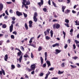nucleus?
<instances>
[{
  "label": "nucleus",
  "mask_w": 79,
  "mask_h": 79,
  "mask_svg": "<svg viewBox=\"0 0 79 79\" xmlns=\"http://www.w3.org/2000/svg\"><path fill=\"white\" fill-rule=\"evenodd\" d=\"M72 13L74 14H75V13H76V12L74 10H72Z\"/></svg>",
  "instance_id": "680f3d73"
},
{
  "label": "nucleus",
  "mask_w": 79,
  "mask_h": 79,
  "mask_svg": "<svg viewBox=\"0 0 79 79\" xmlns=\"http://www.w3.org/2000/svg\"><path fill=\"white\" fill-rule=\"evenodd\" d=\"M31 58H34V55H33V54H32V52L31 53Z\"/></svg>",
  "instance_id": "58836bf2"
},
{
  "label": "nucleus",
  "mask_w": 79,
  "mask_h": 79,
  "mask_svg": "<svg viewBox=\"0 0 79 79\" xmlns=\"http://www.w3.org/2000/svg\"><path fill=\"white\" fill-rule=\"evenodd\" d=\"M11 66L12 69H14V68H15V65H12Z\"/></svg>",
  "instance_id": "8fccbe9b"
},
{
  "label": "nucleus",
  "mask_w": 79,
  "mask_h": 79,
  "mask_svg": "<svg viewBox=\"0 0 79 79\" xmlns=\"http://www.w3.org/2000/svg\"><path fill=\"white\" fill-rule=\"evenodd\" d=\"M52 4H53V6H55V7H56V4H55V3L54 2H52Z\"/></svg>",
  "instance_id": "09e8293b"
},
{
  "label": "nucleus",
  "mask_w": 79,
  "mask_h": 79,
  "mask_svg": "<svg viewBox=\"0 0 79 79\" xmlns=\"http://www.w3.org/2000/svg\"><path fill=\"white\" fill-rule=\"evenodd\" d=\"M34 43V44H32L31 46L32 47H34V48H35L36 47V46H35V44H36V43L34 41L33 42Z\"/></svg>",
  "instance_id": "f3484780"
},
{
  "label": "nucleus",
  "mask_w": 79,
  "mask_h": 79,
  "mask_svg": "<svg viewBox=\"0 0 79 79\" xmlns=\"http://www.w3.org/2000/svg\"><path fill=\"white\" fill-rule=\"evenodd\" d=\"M55 52H56L55 54H56L57 55L58 54V53H60V52H61V51L60 50H59L58 49H56L55 50Z\"/></svg>",
  "instance_id": "1a4fd4ad"
},
{
  "label": "nucleus",
  "mask_w": 79,
  "mask_h": 79,
  "mask_svg": "<svg viewBox=\"0 0 79 79\" xmlns=\"http://www.w3.org/2000/svg\"><path fill=\"white\" fill-rule=\"evenodd\" d=\"M43 11H45V12H46V11H47V9H46V8H44L43 9Z\"/></svg>",
  "instance_id": "4d7b16f0"
},
{
  "label": "nucleus",
  "mask_w": 79,
  "mask_h": 79,
  "mask_svg": "<svg viewBox=\"0 0 79 79\" xmlns=\"http://www.w3.org/2000/svg\"><path fill=\"white\" fill-rule=\"evenodd\" d=\"M37 16V13L36 12H35L34 13V15L33 17H36Z\"/></svg>",
  "instance_id": "c85d7f7f"
},
{
  "label": "nucleus",
  "mask_w": 79,
  "mask_h": 79,
  "mask_svg": "<svg viewBox=\"0 0 79 79\" xmlns=\"http://www.w3.org/2000/svg\"><path fill=\"white\" fill-rule=\"evenodd\" d=\"M54 68H51L49 69V70H50V71H52V70H53L54 69Z\"/></svg>",
  "instance_id": "a19ab883"
},
{
  "label": "nucleus",
  "mask_w": 79,
  "mask_h": 79,
  "mask_svg": "<svg viewBox=\"0 0 79 79\" xmlns=\"http://www.w3.org/2000/svg\"><path fill=\"white\" fill-rule=\"evenodd\" d=\"M11 3H12V2H6L7 4H11Z\"/></svg>",
  "instance_id": "5fc2aeb1"
},
{
  "label": "nucleus",
  "mask_w": 79,
  "mask_h": 79,
  "mask_svg": "<svg viewBox=\"0 0 79 79\" xmlns=\"http://www.w3.org/2000/svg\"><path fill=\"white\" fill-rule=\"evenodd\" d=\"M30 68L32 71L35 70V64H31L30 66Z\"/></svg>",
  "instance_id": "f03ea898"
},
{
  "label": "nucleus",
  "mask_w": 79,
  "mask_h": 79,
  "mask_svg": "<svg viewBox=\"0 0 79 79\" xmlns=\"http://www.w3.org/2000/svg\"><path fill=\"white\" fill-rule=\"evenodd\" d=\"M5 13L7 15H9V14H8V11H7V10H6L5 11Z\"/></svg>",
  "instance_id": "c03bdc74"
},
{
  "label": "nucleus",
  "mask_w": 79,
  "mask_h": 79,
  "mask_svg": "<svg viewBox=\"0 0 79 79\" xmlns=\"http://www.w3.org/2000/svg\"><path fill=\"white\" fill-rule=\"evenodd\" d=\"M40 60H41V64H43V63L44 62V59H43L42 57H40Z\"/></svg>",
  "instance_id": "a211bd4d"
},
{
  "label": "nucleus",
  "mask_w": 79,
  "mask_h": 79,
  "mask_svg": "<svg viewBox=\"0 0 79 79\" xmlns=\"http://www.w3.org/2000/svg\"><path fill=\"white\" fill-rule=\"evenodd\" d=\"M32 40H30L29 41V43L30 44H31V43H32Z\"/></svg>",
  "instance_id": "774afa93"
},
{
  "label": "nucleus",
  "mask_w": 79,
  "mask_h": 79,
  "mask_svg": "<svg viewBox=\"0 0 79 79\" xmlns=\"http://www.w3.org/2000/svg\"><path fill=\"white\" fill-rule=\"evenodd\" d=\"M46 62L48 65V67H49L50 66H51V64H50V62L48 60H46Z\"/></svg>",
  "instance_id": "ddd939ff"
},
{
  "label": "nucleus",
  "mask_w": 79,
  "mask_h": 79,
  "mask_svg": "<svg viewBox=\"0 0 79 79\" xmlns=\"http://www.w3.org/2000/svg\"><path fill=\"white\" fill-rule=\"evenodd\" d=\"M63 34L64 35V38L65 39V37H66V33H65V32H64V31H63Z\"/></svg>",
  "instance_id": "393cba45"
},
{
  "label": "nucleus",
  "mask_w": 79,
  "mask_h": 79,
  "mask_svg": "<svg viewBox=\"0 0 79 79\" xmlns=\"http://www.w3.org/2000/svg\"><path fill=\"white\" fill-rule=\"evenodd\" d=\"M46 39H47V40H49L50 39V38L49 37V36H46L45 37Z\"/></svg>",
  "instance_id": "473e14b6"
},
{
  "label": "nucleus",
  "mask_w": 79,
  "mask_h": 79,
  "mask_svg": "<svg viewBox=\"0 0 79 79\" xmlns=\"http://www.w3.org/2000/svg\"><path fill=\"white\" fill-rule=\"evenodd\" d=\"M27 71H28L29 72H30V71H32V70H31V69H29V68H28L27 69Z\"/></svg>",
  "instance_id": "ea45409f"
},
{
  "label": "nucleus",
  "mask_w": 79,
  "mask_h": 79,
  "mask_svg": "<svg viewBox=\"0 0 79 79\" xmlns=\"http://www.w3.org/2000/svg\"><path fill=\"white\" fill-rule=\"evenodd\" d=\"M42 50V48L40 46L39 48H38V51L39 52H40V51Z\"/></svg>",
  "instance_id": "b1692460"
},
{
  "label": "nucleus",
  "mask_w": 79,
  "mask_h": 79,
  "mask_svg": "<svg viewBox=\"0 0 79 79\" xmlns=\"http://www.w3.org/2000/svg\"><path fill=\"white\" fill-rule=\"evenodd\" d=\"M45 57H47V52H46L44 53Z\"/></svg>",
  "instance_id": "79ce46f5"
},
{
  "label": "nucleus",
  "mask_w": 79,
  "mask_h": 79,
  "mask_svg": "<svg viewBox=\"0 0 79 79\" xmlns=\"http://www.w3.org/2000/svg\"><path fill=\"white\" fill-rule=\"evenodd\" d=\"M73 58L74 60H76V59H77V58H78V57H77V56H75L74 57H73Z\"/></svg>",
  "instance_id": "4c0bfd02"
},
{
  "label": "nucleus",
  "mask_w": 79,
  "mask_h": 79,
  "mask_svg": "<svg viewBox=\"0 0 79 79\" xmlns=\"http://www.w3.org/2000/svg\"><path fill=\"white\" fill-rule=\"evenodd\" d=\"M3 42V41H0V45H2V43Z\"/></svg>",
  "instance_id": "de8ad7c7"
},
{
  "label": "nucleus",
  "mask_w": 79,
  "mask_h": 79,
  "mask_svg": "<svg viewBox=\"0 0 79 79\" xmlns=\"http://www.w3.org/2000/svg\"><path fill=\"white\" fill-rule=\"evenodd\" d=\"M13 34H14L15 35H16L17 34V32L16 31H14L13 32Z\"/></svg>",
  "instance_id": "338daca9"
},
{
  "label": "nucleus",
  "mask_w": 79,
  "mask_h": 79,
  "mask_svg": "<svg viewBox=\"0 0 79 79\" xmlns=\"http://www.w3.org/2000/svg\"><path fill=\"white\" fill-rule=\"evenodd\" d=\"M59 45H60V44H59V43H56V44L53 45L52 46L53 47H55L56 46H59Z\"/></svg>",
  "instance_id": "2eb2a0df"
},
{
  "label": "nucleus",
  "mask_w": 79,
  "mask_h": 79,
  "mask_svg": "<svg viewBox=\"0 0 79 79\" xmlns=\"http://www.w3.org/2000/svg\"><path fill=\"white\" fill-rule=\"evenodd\" d=\"M33 19L35 22H37V18L36 17H33Z\"/></svg>",
  "instance_id": "cd10ccee"
},
{
  "label": "nucleus",
  "mask_w": 79,
  "mask_h": 79,
  "mask_svg": "<svg viewBox=\"0 0 79 79\" xmlns=\"http://www.w3.org/2000/svg\"><path fill=\"white\" fill-rule=\"evenodd\" d=\"M17 66L18 68H20L21 67V65L19 64H17Z\"/></svg>",
  "instance_id": "49530a36"
},
{
  "label": "nucleus",
  "mask_w": 79,
  "mask_h": 79,
  "mask_svg": "<svg viewBox=\"0 0 79 79\" xmlns=\"http://www.w3.org/2000/svg\"><path fill=\"white\" fill-rule=\"evenodd\" d=\"M47 65V64H46V63H45L43 65V66L44 68H45L46 67V66Z\"/></svg>",
  "instance_id": "37998d69"
},
{
  "label": "nucleus",
  "mask_w": 79,
  "mask_h": 79,
  "mask_svg": "<svg viewBox=\"0 0 79 79\" xmlns=\"http://www.w3.org/2000/svg\"><path fill=\"white\" fill-rule=\"evenodd\" d=\"M12 19L13 21H15V19H16L15 18V17H13L12 18Z\"/></svg>",
  "instance_id": "bf43d9fd"
},
{
  "label": "nucleus",
  "mask_w": 79,
  "mask_h": 79,
  "mask_svg": "<svg viewBox=\"0 0 79 79\" xmlns=\"http://www.w3.org/2000/svg\"><path fill=\"white\" fill-rule=\"evenodd\" d=\"M10 32H12V31H13V25L11 24V25L10 26Z\"/></svg>",
  "instance_id": "7ed1b4c3"
},
{
  "label": "nucleus",
  "mask_w": 79,
  "mask_h": 79,
  "mask_svg": "<svg viewBox=\"0 0 79 79\" xmlns=\"http://www.w3.org/2000/svg\"><path fill=\"white\" fill-rule=\"evenodd\" d=\"M10 41L9 40H7L6 41V43H7V44H8V43H10Z\"/></svg>",
  "instance_id": "a18cd8bd"
},
{
  "label": "nucleus",
  "mask_w": 79,
  "mask_h": 79,
  "mask_svg": "<svg viewBox=\"0 0 79 79\" xmlns=\"http://www.w3.org/2000/svg\"><path fill=\"white\" fill-rule=\"evenodd\" d=\"M23 15L25 18H26L27 16V15L26 14L23 13Z\"/></svg>",
  "instance_id": "72a5a7b5"
},
{
  "label": "nucleus",
  "mask_w": 79,
  "mask_h": 79,
  "mask_svg": "<svg viewBox=\"0 0 79 79\" xmlns=\"http://www.w3.org/2000/svg\"><path fill=\"white\" fill-rule=\"evenodd\" d=\"M2 27L3 28H6V25L5 24H4L2 25Z\"/></svg>",
  "instance_id": "bb28decb"
},
{
  "label": "nucleus",
  "mask_w": 79,
  "mask_h": 79,
  "mask_svg": "<svg viewBox=\"0 0 79 79\" xmlns=\"http://www.w3.org/2000/svg\"><path fill=\"white\" fill-rule=\"evenodd\" d=\"M64 72H61L60 71H59L58 72V74H63Z\"/></svg>",
  "instance_id": "2f4dec72"
},
{
  "label": "nucleus",
  "mask_w": 79,
  "mask_h": 79,
  "mask_svg": "<svg viewBox=\"0 0 79 79\" xmlns=\"http://www.w3.org/2000/svg\"><path fill=\"white\" fill-rule=\"evenodd\" d=\"M60 25L58 24H56V29H58V28H60Z\"/></svg>",
  "instance_id": "aec40b11"
},
{
  "label": "nucleus",
  "mask_w": 79,
  "mask_h": 79,
  "mask_svg": "<svg viewBox=\"0 0 79 79\" xmlns=\"http://www.w3.org/2000/svg\"><path fill=\"white\" fill-rule=\"evenodd\" d=\"M43 75H44V73H41L40 74V76H43Z\"/></svg>",
  "instance_id": "e2e57ef3"
},
{
  "label": "nucleus",
  "mask_w": 79,
  "mask_h": 79,
  "mask_svg": "<svg viewBox=\"0 0 79 79\" xmlns=\"http://www.w3.org/2000/svg\"><path fill=\"white\" fill-rule=\"evenodd\" d=\"M48 4H49V5H51V4L50 3V0H49L48 1Z\"/></svg>",
  "instance_id": "0e129e2a"
},
{
  "label": "nucleus",
  "mask_w": 79,
  "mask_h": 79,
  "mask_svg": "<svg viewBox=\"0 0 79 79\" xmlns=\"http://www.w3.org/2000/svg\"><path fill=\"white\" fill-rule=\"evenodd\" d=\"M75 42L76 44H79V41H77V40H75Z\"/></svg>",
  "instance_id": "e433bc0d"
},
{
  "label": "nucleus",
  "mask_w": 79,
  "mask_h": 79,
  "mask_svg": "<svg viewBox=\"0 0 79 79\" xmlns=\"http://www.w3.org/2000/svg\"><path fill=\"white\" fill-rule=\"evenodd\" d=\"M3 5L2 3H0V10L1 11H2V10H3Z\"/></svg>",
  "instance_id": "9d476101"
},
{
  "label": "nucleus",
  "mask_w": 79,
  "mask_h": 79,
  "mask_svg": "<svg viewBox=\"0 0 79 79\" xmlns=\"http://www.w3.org/2000/svg\"><path fill=\"white\" fill-rule=\"evenodd\" d=\"M70 66L72 67V68H71V69H72V68H73L74 69V68H77V66H75L74 65H70Z\"/></svg>",
  "instance_id": "4be33fe9"
},
{
  "label": "nucleus",
  "mask_w": 79,
  "mask_h": 79,
  "mask_svg": "<svg viewBox=\"0 0 79 79\" xmlns=\"http://www.w3.org/2000/svg\"><path fill=\"white\" fill-rule=\"evenodd\" d=\"M25 27L26 30H28V26H27V25L26 23L25 24Z\"/></svg>",
  "instance_id": "6ab92c4d"
},
{
  "label": "nucleus",
  "mask_w": 79,
  "mask_h": 79,
  "mask_svg": "<svg viewBox=\"0 0 79 79\" xmlns=\"http://www.w3.org/2000/svg\"><path fill=\"white\" fill-rule=\"evenodd\" d=\"M69 20H68V19H65V23H69Z\"/></svg>",
  "instance_id": "a878e982"
},
{
  "label": "nucleus",
  "mask_w": 79,
  "mask_h": 79,
  "mask_svg": "<svg viewBox=\"0 0 79 79\" xmlns=\"http://www.w3.org/2000/svg\"><path fill=\"white\" fill-rule=\"evenodd\" d=\"M25 78H29V76H27V75L25 74Z\"/></svg>",
  "instance_id": "603ef678"
},
{
  "label": "nucleus",
  "mask_w": 79,
  "mask_h": 79,
  "mask_svg": "<svg viewBox=\"0 0 79 79\" xmlns=\"http://www.w3.org/2000/svg\"><path fill=\"white\" fill-rule=\"evenodd\" d=\"M2 71H0V74L1 75H2V73L3 74V75H5V71L4 70L2 69Z\"/></svg>",
  "instance_id": "6e6552de"
},
{
  "label": "nucleus",
  "mask_w": 79,
  "mask_h": 79,
  "mask_svg": "<svg viewBox=\"0 0 79 79\" xmlns=\"http://www.w3.org/2000/svg\"><path fill=\"white\" fill-rule=\"evenodd\" d=\"M64 25H65L67 27H69V24H68V23H65Z\"/></svg>",
  "instance_id": "f704fd0d"
},
{
  "label": "nucleus",
  "mask_w": 79,
  "mask_h": 79,
  "mask_svg": "<svg viewBox=\"0 0 79 79\" xmlns=\"http://www.w3.org/2000/svg\"><path fill=\"white\" fill-rule=\"evenodd\" d=\"M50 29H48L46 30V31H44V33L45 34V35H46L47 34H49L50 33V32H49V31H50Z\"/></svg>",
  "instance_id": "39448f33"
},
{
  "label": "nucleus",
  "mask_w": 79,
  "mask_h": 79,
  "mask_svg": "<svg viewBox=\"0 0 79 79\" xmlns=\"http://www.w3.org/2000/svg\"><path fill=\"white\" fill-rule=\"evenodd\" d=\"M4 60L6 61H7V59H8V54H6L4 58Z\"/></svg>",
  "instance_id": "f8f14e48"
},
{
  "label": "nucleus",
  "mask_w": 79,
  "mask_h": 79,
  "mask_svg": "<svg viewBox=\"0 0 79 79\" xmlns=\"http://www.w3.org/2000/svg\"><path fill=\"white\" fill-rule=\"evenodd\" d=\"M23 57H24V58H27V57H29V56L27 54H26Z\"/></svg>",
  "instance_id": "c756f323"
},
{
  "label": "nucleus",
  "mask_w": 79,
  "mask_h": 79,
  "mask_svg": "<svg viewBox=\"0 0 79 79\" xmlns=\"http://www.w3.org/2000/svg\"><path fill=\"white\" fill-rule=\"evenodd\" d=\"M21 53H22V52H19L18 53V56H21Z\"/></svg>",
  "instance_id": "7c9ffc66"
},
{
  "label": "nucleus",
  "mask_w": 79,
  "mask_h": 79,
  "mask_svg": "<svg viewBox=\"0 0 79 79\" xmlns=\"http://www.w3.org/2000/svg\"><path fill=\"white\" fill-rule=\"evenodd\" d=\"M51 36V37H53V31L51 30L50 31Z\"/></svg>",
  "instance_id": "412c9836"
},
{
  "label": "nucleus",
  "mask_w": 79,
  "mask_h": 79,
  "mask_svg": "<svg viewBox=\"0 0 79 79\" xmlns=\"http://www.w3.org/2000/svg\"><path fill=\"white\" fill-rule=\"evenodd\" d=\"M29 27H32V21L30 20L29 21Z\"/></svg>",
  "instance_id": "423d86ee"
},
{
  "label": "nucleus",
  "mask_w": 79,
  "mask_h": 79,
  "mask_svg": "<svg viewBox=\"0 0 79 79\" xmlns=\"http://www.w3.org/2000/svg\"><path fill=\"white\" fill-rule=\"evenodd\" d=\"M73 49H76V45H75V44H74L73 45Z\"/></svg>",
  "instance_id": "3c124183"
},
{
  "label": "nucleus",
  "mask_w": 79,
  "mask_h": 79,
  "mask_svg": "<svg viewBox=\"0 0 79 79\" xmlns=\"http://www.w3.org/2000/svg\"><path fill=\"white\" fill-rule=\"evenodd\" d=\"M22 59H23V55H22L21 56H19V59H17V60L19 61V60L20 63H21V60H22Z\"/></svg>",
  "instance_id": "0eeeda50"
},
{
  "label": "nucleus",
  "mask_w": 79,
  "mask_h": 79,
  "mask_svg": "<svg viewBox=\"0 0 79 79\" xmlns=\"http://www.w3.org/2000/svg\"><path fill=\"white\" fill-rule=\"evenodd\" d=\"M33 10H34V11H37V9L35 7H33Z\"/></svg>",
  "instance_id": "052dcab7"
},
{
  "label": "nucleus",
  "mask_w": 79,
  "mask_h": 79,
  "mask_svg": "<svg viewBox=\"0 0 79 79\" xmlns=\"http://www.w3.org/2000/svg\"><path fill=\"white\" fill-rule=\"evenodd\" d=\"M66 11L67 13H70V10L68 9L66 10Z\"/></svg>",
  "instance_id": "6e6d98bb"
},
{
  "label": "nucleus",
  "mask_w": 79,
  "mask_h": 79,
  "mask_svg": "<svg viewBox=\"0 0 79 79\" xmlns=\"http://www.w3.org/2000/svg\"><path fill=\"white\" fill-rule=\"evenodd\" d=\"M65 63L64 62L61 64V66L62 68H64L65 66Z\"/></svg>",
  "instance_id": "5701e85b"
},
{
  "label": "nucleus",
  "mask_w": 79,
  "mask_h": 79,
  "mask_svg": "<svg viewBox=\"0 0 79 79\" xmlns=\"http://www.w3.org/2000/svg\"><path fill=\"white\" fill-rule=\"evenodd\" d=\"M53 27L54 29H55V27H56V25H55V24L53 25Z\"/></svg>",
  "instance_id": "13d9d810"
},
{
  "label": "nucleus",
  "mask_w": 79,
  "mask_h": 79,
  "mask_svg": "<svg viewBox=\"0 0 79 79\" xmlns=\"http://www.w3.org/2000/svg\"><path fill=\"white\" fill-rule=\"evenodd\" d=\"M16 15L18 16H20L22 15L23 14L21 12H19V11H17L16 12Z\"/></svg>",
  "instance_id": "20e7f679"
},
{
  "label": "nucleus",
  "mask_w": 79,
  "mask_h": 79,
  "mask_svg": "<svg viewBox=\"0 0 79 79\" xmlns=\"http://www.w3.org/2000/svg\"><path fill=\"white\" fill-rule=\"evenodd\" d=\"M66 8V6H62V10L63 12H64V10Z\"/></svg>",
  "instance_id": "dca6fc26"
},
{
  "label": "nucleus",
  "mask_w": 79,
  "mask_h": 79,
  "mask_svg": "<svg viewBox=\"0 0 79 79\" xmlns=\"http://www.w3.org/2000/svg\"><path fill=\"white\" fill-rule=\"evenodd\" d=\"M67 47H68V44H66L64 46V48L66 49V48H67Z\"/></svg>",
  "instance_id": "864d4df0"
},
{
  "label": "nucleus",
  "mask_w": 79,
  "mask_h": 79,
  "mask_svg": "<svg viewBox=\"0 0 79 79\" xmlns=\"http://www.w3.org/2000/svg\"><path fill=\"white\" fill-rule=\"evenodd\" d=\"M23 2H22V3L23 5H22V8H24V5L27 8V9L28 8V6H26V5H28L30 4V1H26V0H23Z\"/></svg>",
  "instance_id": "f257e3e1"
},
{
  "label": "nucleus",
  "mask_w": 79,
  "mask_h": 79,
  "mask_svg": "<svg viewBox=\"0 0 79 79\" xmlns=\"http://www.w3.org/2000/svg\"><path fill=\"white\" fill-rule=\"evenodd\" d=\"M49 74H50V72L49 71L48 73L46 75V77H45V79H48V76Z\"/></svg>",
  "instance_id": "4468645a"
},
{
  "label": "nucleus",
  "mask_w": 79,
  "mask_h": 79,
  "mask_svg": "<svg viewBox=\"0 0 79 79\" xmlns=\"http://www.w3.org/2000/svg\"><path fill=\"white\" fill-rule=\"evenodd\" d=\"M44 3V1L43 0H41V2H39L38 3V5L40 6H41V5H42Z\"/></svg>",
  "instance_id": "9b49d317"
},
{
  "label": "nucleus",
  "mask_w": 79,
  "mask_h": 79,
  "mask_svg": "<svg viewBox=\"0 0 79 79\" xmlns=\"http://www.w3.org/2000/svg\"><path fill=\"white\" fill-rule=\"evenodd\" d=\"M11 23H12L11 24H13H13H15V22L12 21V22H11Z\"/></svg>",
  "instance_id": "69168bd1"
},
{
  "label": "nucleus",
  "mask_w": 79,
  "mask_h": 79,
  "mask_svg": "<svg viewBox=\"0 0 79 79\" xmlns=\"http://www.w3.org/2000/svg\"><path fill=\"white\" fill-rule=\"evenodd\" d=\"M11 37L12 39H15V36H14V35H11Z\"/></svg>",
  "instance_id": "c9c22d12"
}]
</instances>
